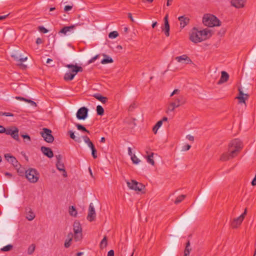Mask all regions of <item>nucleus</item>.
<instances>
[{
  "mask_svg": "<svg viewBox=\"0 0 256 256\" xmlns=\"http://www.w3.org/2000/svg\"><path fill=\"white\" fill-rule=\"evenodd\" d=\"M164 28L162 30L164 31V34L166 36H170V25L168 21V14H166L164 18Z\"/></svg>",
  "mask_w": 256,
  "mask_h": 256,
  "instance_id": "17",
  "label": "nucleus"
},
{
  "mask_svg": "<svg viewBox=\"0 0 256 256\" xmlns=\"http://www.w3.org/2000/svg\"><path fill=\"white\" fill-rule=\"evenodd\" d=\"M74 76H74L73 74H71L70 72H68L65 74L64 79L66 81L72 80L74 79Z\"/></svg>",
  "mask_w": 256,
  "mask_h": 256,
  "instance_id": "27",
  "label": "nucleus"
},
{
  "mask_svg": "<svg viewBox=\"0 0 256 256\" xmlns=\"http://www.w3.org/2000/svg\"><path fill=\"white\" fill-rule=\"evenodd\" d=\"M180 22V26L181 28H184L190 22V19L188 18L185 16H180L178 18Z\"/></svg>",
  "mask_w": 256,
  "mask_h": 256,
  "instance_id": "20",
  "label": "nucleus"
},
{
  "mask_svg": "<svg viewBox=\"0 0 256 256\" xmlns=\"http://www.w3.org/2000/svg\"><path fill=\"white\" fill-rule=\"evenodd\" d=\"M6 128L0 125V133H4L6 131Z\"/></svg>",
  "mask_w": 256,
  "mask_h": 256,
  "instance_id": "61",
  "label": "nucleus"
},
{
  "mask_svg": "<svg viewBox=\"0 0 256 256\" xmlns=\"http://www.w3.org/2000/svg\"><path fill=\"white\" fill-rule=\"evenodd\" d=\"M235 156H232L231 155V152H229L228 150V152L224 153L221 156L220 160L222 161H226L230 159L234 158Z\"/></svg>",
  "mask_w": 256,
  "mask_h": 256,
  "instance_id": "23",
  "label": "nucleus"
},
{
  "mask_svg": "<svg viewBox=\"0 0 256 256\" xmlns=\"http://www.w3.org/2000/svg\"><path fill=\"white\" fill-rule=\"evenodd\" d=\"M74 239L78 241L82 238V228L79 222H74Z\"/></svg>",
  "mask_w": 256,
  "mask_h": 256,
  "instance_id": "7",
  "label": "nucleus"
},
{
  "mask_svg": "<svg viewBox=\"0 0 256 256\" xmlns=\"http://www.w3.org/2000/svg\"><path fill=\"white\" fill-rule=\"evenodd\" d=\"M34 250H35V246H34V244H32L28 247V253L29 254H31L34 252Z\"/></svg>",
  "mask_w": 256,
  "mask_h": 256,
  "instance_id": "39",
  "label": "nucleus"
},
{
  "mask_svg": "<svg viewBox=\"0 0 256 256\" xmlns=\"http://www.w3.org/2000/svg\"><path fill=\"white\" fill-rule=\"evenodd\" d=\"M42 130L43 131L41 132V134L44 140L48 143L52 142L54 138L52 134V130L47 128H44Z\"/></svg>",
  "mask_w": 256,
  "mask_h": 256,
  "instance_id": "8",
  "label": "nucleus"
},
{
  "mask_svg": "<svg viewBox=\"0 0 256 256\" xmlns=\"http://www.w3.org/2000/svg\"><path fill=\"white\" fill-rule=\"evenodd\" d=\"M72 6L67 5L64 6V10L65 12H68L72 9Z\"/></svg>",
  "mask_w": 256,
  "mask_h": 256,
  "instance_id": "51",
  "label": "nucleus"
},
{
  "mask_svg": "<svg viewBox=\"0 0 256 256\" xmlns=\"http://www.w3.org/2000/svg\"><path fill=\"white\" fill-rule=\"evenodd\" d=\"M180 90L178 89H175L170 94V96H172L174 94H179Z\"/></svg>",
  "mask_w": 256,
  "mask_h": 256,
  "instance_id": "48",
  "label": "nucleus"
},
{
  "mask_svg": "<svg viewBox=\"0 0 256 256\" xmlns=\"http://www.w3.org/2000/svg\"><path fill=\"white\" fill-rule=\"evenodd\" d=\"M162 121H158L156 124V126H158V128H160L162 125Z\"/></svg>",
  "mask_w": 256,
  "mask_h": 256,
  "instance_id": "64",
  "label": "nucleus"
},
{
  "mask_svg": "<svg viewBox=\"0 0 256 256\" xmlns=\"http://www.w3.org/2000/svg\"><path fill=\"white\" fill-rule=\"evenodd\" d=\"M98 56H99V55L97 54L96 56H94V57L92 58L88 61V64H91V63L94 62L98 58Z\"/></svg>",
  "mask_w": 256,
  "mask_h": 256,
  "instance_id": "46",
  "label": "nucleus"
},
{
  "mask_svg": "<svg viewBox=\"0 0 256 256\" xmlns=\"http://www.w3.org/2000/svg\"><path fill=\"white\" fill-rule=\"evenodd\" d=\"M26 176L30 182L35 183L38 180L39 174L36 169L30 168L26 170Z\"/></svg>",
  "mask_w": 256,
  "mask_h": 256,
  "instance_id": "5",
  "label": "nucleus"
},
{
  "mask_svg": "<svg viewBox=\"0 0 256 256\" xmlns=\"http://www.w3.org/2000/svg\"><path fill=\"white\" fill-rule=\"evenodd\" d=\"M69 214L70 216H76L77 215V212L76 208L74 206H70L69 208Z\"/></svg>",
  "mask_w": 256,
  "mask_h": 256,
  "instance_id": "31",
  "label": "nucleus"
},
{
  "mask_svg": "<svg viewBox=\"0 0 256 256\" xmlns=\"http://www.w3.org/2000/svg\"><path fill=\"white\" fill-rule=\"evenodd\" d=\"M131 159L133 163L135 164H138L140 162V160L134 154L132 156Z\"/></svg>",
  "mask_w": 256,
  "mask_h": 256,
  "instance_id": "42",
  "label": "nucleus"
},
{
  "mask_svg": "<svg viewBox=\"0 0 256 256\" xmlns=\"http://www.w3.org/2000/svg\"><path fill=\"white\" fill-rule=\"evenodd\" d=\"M35 218V214L32 212V210H30L28 213L26 214V218L28 220H32Z\"/></svg>",
  "mask_w": 256,
  "mask_h": 256,
  "instance_id": "33",
  "label": "nucleus"
},
{
  "mask_svg": "<svg viewBox=\"0 0 256 256\" xmlns=\"http://www.w3.org/2000/svg\"><path fill=\"white\" fill-rule=\"evenodd\" d=\"M93 96L98 100L101 102L102 104H106L107 102L108 98L105 96H103L100 94L97 93L93 95Z\"/></svg>",
  "mask_w": 256,
  "mask_h": 256,
  "instance_id": "24",
  "label": "nucleus"
},
{
  "mask_svg": "<svg viewBox=\"0 0 256 256\" xmlns=\"http://www.w3.org/2000/svg\"><path fill=\"white\" fill-rule=\"evenodd\" d=\"M97 114L98 116H102L104 114V108L100 105H98L96 106V108Z\"/></svg>",
  "mask_w": 256,
  "mask_h": 256,
  "instance_id": "32",
  "label": "nucleus"
},
{
  "mask_svg": "<svg viewBox=\"0 0 256 256\" xmlns=\"http://www.w3.org/2000/svg\"><path fill=\"white\" fill-rule=\"evenodd\" d=\"M190 246V242L188 241L186 244V246L184 251V256H189L191 248H189Z\"/></svg>",
  "mask_w": 256,
  "mask_h": 256,
  "instance_id": "28",
  "label": "nucleus"
},
{
  "mask_svg": "<svg viewBox=\"0 0 256 256\" xmlns=\"http://www.w3.org/2000/svg\"><path fill=\"white\" fill-rule=\"evenodd\" d=\"M242 148V143L238 138L232 140L228 144V151L232 156H236Z\"/></svg>",
  "mask_w": 256,
  "mask_h": 256,
  "instance_id": "3",
  "label": "nucleus"
},
{
  "mask_svg": "<svg viewBox=\"0 0 256 256\" xmlns=\"http://www.w3.org/2000/svg\"><path fill=\"white\" fill-rule=\"evenodd\" d=\"M159 128L158 126H156L155 124V126H154L152 128L153 132L156 134L157 132V131Z\"/></svg>",
  "mask_w": 256,
  "mask_h": 256,
  "instance_id": "59",
  "label": "nucleus"
},
{
  "mask_svg": "<svg viewBox=\"0 0 256 256\" xmlns=\"http://www.w3.org/2000/svg\"><path fill=\"white\" fill-rule=\"evenodd\" d=\"M186 195L182 194L176 198L174 201L175 204H178L182 202L186 198Z\"/></svg>",
  "mask_w": 256,
  "mask_h": 256,
  "instance_id": "36",
  "label": "nucleus"
},
{
  "mask_svg": "<svg viewBox=\"0 0 256 256\" xmlns=\"http://www.w3.org/2000/svg\"><path fill=\"white\" fill-rule=\"evenodd\" d=\"M238 96H245V94H244L242 90V89L240 88H238Z\"/></svg>",
  "mask_w": 256,
  "mask_h": 256,
  "instance_id": "53",
  "label": "nucleus"
},
{
  "mask_svg": "<svg viewBox=\"0 0 256 256\" xmlns=\"http://www.w3.org/2000/svg\"><path fill=\"white\" fill-rule=\"evenodd\" d=\"M5 133L8 135H10L15 140L19 141L18 130L17 128L14 127L12 128L6 129Z\"/></svg>",
  "mask_w": 256,
  "mask_h": 256,
  "instance_id": "11",
  "label": "nucleus"
},
{
  "mask_svg": "<svg viewBox=\"0 0 256 256\" xmlns=\"http://www.w3.org/2000/svg\"><path fill=\"white\" fill-rule=\"evenodd\" d=\"M248 98V94H245V96H236V98L239 100L240 103H245L246 100Z\"/></svg>",
  "mask_w": 256,
  "mask_h": 256,
  "instance_id": "35",
  "label": "nucleus"
},
{
  "mask_svg": "<svg viewBox=\"0 0 256 256\" xmlns=\"http://www.w3.org/2000/svg\"><path fill=\"white\" fill-rule=\"evenodd\" d=\"M5 158L10 162L13 166L17 167L18 164V162L15 157L11 156L10 154H6L4 155Z\"/></svg>",
  "mask_w": 256,
  "mask_h": 256,
  "instance_id": "15",
  "label": "nucleus"
},
{
  "mask_svg": "<svg viewBox=\"0 0 256 256\" xmlns=\"http://www.w3.org/2000/svg\"><path fill=\"white\" fill-rule=\"evenodd\" d=\"M154 154L153 152H151L146 156L147 162L152 166L154 165V161L153 160Z\"/></svg>",
  "mask_w": 256,
  "mask_h": 256,
  "instance_id": "29",
  "label": "nucleus"
},
{
  "mask_svg": "<svg viewBox=\"0 0 256 256\" xmlns=\"http://www.w3.org/2000/svg\"><path fill=\"white\" fill-rule=\"evenodd\" d=\"M135 108V104H130L128 108V111H132Z\"/></svg>",
  "mask_w": 256,
  "mask_h": 256,
  "instance_id": "58",
  "label": "nucleus"
},
{
  "mask_svg": "<svg viewBox=\"0 0 256 256\" xmlns=\"http://www.w3.org/2000/svg\"><path fill=\"white\" fill-rule=\"evenodd\" d=\"M40 150L42 154L48 158H52L54 156L53 152L50 148L42 146L41 147Z\"/></svg>",
  "mask_w": 256,
  "mask_h": 256,
  "instance_id": "16",
  "label": "nucleus"
},
{
  "mask_svg": "<svg viewBox=\"0 0 256 256\" xmlns=\"http://www.w3.org/2000/svg\"><path fill=\"white\" fill-rule=\"evenodd\" d=\"M246 0H232L231 4L236 8H242L244 6Z\"/></svg>",
  "mask_w": 256,
  "mask_h": 256,
  "instance_id": "19",
  "label": "nucleus"
},
{
  "mask_svg": "<svg viewBox=\"0 0 256 256\" xmlns=\"http://www.w3.org/2000/svg\"><path fill=\"white\" fill-rule=\"evenodd\" d=\"M74 28V25H72L70 26H65L58 33H62L64 34H66L67 32L70 31L72 30H73Z\"/></svg>",
  "mask_w": 256,
  "mask_h": 256,
  "instance_id": "25",
  "label": "nucleus"
},
{
  "mask_svg": "<svg viewBox=\"0 0 256 256\" xmlns=\"http://www.w3.org/2000/svg\"><path fill=\"white\" fill-rule=\"evenodd\" d=\"M11 56L16 62L17 65L20 66L24 67V68L26 67V65L22 64V63L26 60L27 57L22 58L21 56L18 54H12Z\"/></svg>",
  "mask_w": 256,
  "mask_h": 256,
  "instance_id": "14",
  "label": "nucleus"
},
{
  "mask_svg": "<svg viewBox=\"0 0 256 256\" xmlns=\"http://www.w3.org/2000/svg\"><path fill=\"white\" fill-rule=\"evenodd\" d=\"M107 256H114V252L112 250H110L108 253Z\"/></svg>",
  "mask_w": 256,
  "mask_h": 256,
  "instance_id": "55",
  "label": "nucleus"
},
{
  "mask_svg": "<svg viewBox=\"0 0 256 256\" xmlns=\"http://www.w3.org/2000/svg\"><path fill=\"white\" fill-rule=\"evenodd\" d=\"M66 67L70 69V73L73 74L75 76L78 72H82L83 68L82 66H78L76 64H68L66 65Z\"/></svg>",
  "mask_w": 256,
  "mask_h": 256,
  "instance_id": "13",
  "label": "nucleus"
},
{
  "mask_svg": "<svg viewBox=\"0 0 256 256\" xmlns=\"http://www.w3.org/2000/svg\"><path fill=\"white\" fill-rule=\"evenodd\" d=\"M203 24L208 27L219 26L220 24V20L214 15L205 14L202 19Z\"/></svg>",
  "mask_w": 256,
  "mask_h": 256,
  "instance_id": "4",
  "label": "nucleus"
},
{
  "mask_svg": "<svg viewBox=\"0 0 256 256\" xmlns=\"http://www.w3.org/2000/svg\"><path fill=\"white\" fill-rule=\"evenodd\" d=\"M75 125L76 126L78 130L86 132L88 134H90V132L88 130H86V128L84 126L80 124H76Z\"/></svg>",
  "mask_w": 256,
  "mask_h": 256,
  "instance_id": "30",
  "label": "nucleus"
},
{
  "mask_svg": "<svg viewBox=\"0 0 256 256\" xmlns=\"http://www.w3.org/2000/svg\"><path fill=\"white\" fill-rule=\"evenodd\" d=\"M126 184L128 186L131 190H134L136 192H141L145 188V186L142 184L136 181V180H132L130 182L127 181Z\"/></svg>",
  "mask_w": 256,
  "mask_h": 256,
  "instance_id": "6",
  "label": "nucleus"
},
{
  "mask_svg": "<svg viewBox=\"0 0 256 256\" xmlns=\"http://www.w3.org/2000/svg\"><path fill=\"white\" fill-rule=\"evenodd\" d=\"M38 30L42 33L46 34L48 32V30L44 26H40L38 27Z\"/></svg>",
  "mask_w": 256,
  "mask_h": 256,
  "instance_id": "44",
  "label": "nucleus"
},
{
  "mask_svg": "<svg viewBox=\"0 0 256 256\" xmlns=\"http://www.w3.org/2000/svg\"><path fill=\"white\" fill-rule=\"evenodd\" d=\"M27 102L28 103H30L31 104L32 106H36V102H34V101L33 100H29V99H27L26 100V102Z\"/></svg>",
  "mask_w": 256,
  "mask_h": 256,
  "instance_id": "50",
  "label": "nucleus"
},
{
  "mask_svg": "<svg viewBox=\"0 0 256 256\" xmlns=\"http://www.w3.org/2000/svg\"><path fill=\"white\" fill-rule=\"evenodd\" d=\"M212 34L211 30L208 28L198 30L196 28H194L190 33V40L194 43L200 42L209 38Z\"/></svg>",
  "mask_w": 256,
  "mask_h": 256,
  "instance_id": "1",
  "label": "nucleus"
},
{
  "mask_svg": "<svg viewBox=\"0 0 256 256\" xmlns=\"http://www.w3.org/2000/svg\"><path fill=\"white\" fill-rule=\"evenodd\" d=\"M172 100H173L170 102L168 106L167 113L173 112L176 108L186 103V98L184 96L180 94L174 97Z\"/></svg>",
  "mask_w": 256,
  "mask_h": 256,
  "instance_id": "2",
  "label": "nucleus"
},
{
  "mask_svg": "<svg viewBox=\"0 0 256 256\" xmlns=\"http://www.w3.org/2000/svg\"><path fill=\"white\" fill-rule=\"evenodd\" d=\"M107 246V238L106 236H104L103 239L102 240L100 243V247L101 248H106Z\"/></svg>",
  "mask_w": 256,
  "mask_h": 256,
  "instance_id": "37",
  "label": "nucleus"
},
{
  "mask_svg": "<svg viewBox=\"0 0 256 256\" xmlns=\"http://www.w3.org/2000/svg\"><path fill=\"white\" fill-rule=\"evenodd\" d=\"M56 166L58 170L60 171H62L64 172L63 176L64 177L67 176V173L65 170V166L64 163L62 162H56Z\"/></svg>",
  "mask_w": 256,
  "mask_h": 256,
  "instance_id": "22",
  "label": "nucleus"
},
{
  "mask_svg": "<svg viewBox=\"0 0 256 256\" xmlns=\"http://www.w3.org/2000/svg\"><path fill=\"white\" fill-rule=\"evenodd\" d=\"M96 212L93 204L90 203L88 207L87 220L90 222L94 221L96 218Z\"/></svg>",
  "mask_w": 256,
  "mask_h": 256,
  "instance_id": "12",
  "label": "nucleus"
},
{
  "mask_svg": "<svg viewBox=\"0 0 256 256\" xmlns=\"http://www.w3.org/2000/svg\"><path fill=\"white\" fill-rule=\"evenodd\" d=\"M229 75L225 71H222L221 72V76L218 82V84H222L225 82H226L228 80Z\"/></svg>",
  "mask_w": 256,
  "mask_h": 256,
  "instance_id": "21",
  "label": "nucleus"
},
{
  "mask_svg": "<svg viewBox=\"0 0 256 256\" xmlns=\"http://www.w3.org/2000/svg\"><path fill=\"white\" fill-rule=\"evenodd\" d=\"M72 237H73V234H72V232H70L68 234V240H72Z\"/></svg>",
  "mask_w": 256,
  "mask_h": 256,
  "instance_id": "63",
  "label": "nucleus"
},
{
  "mask_svg": "<svg viewBox=\"0 0 256 256\" xmlns=\"http://www.w3.org/2000/svg\"><path fill=\"white\" fill-rule=\"evenodd\" d=\"M159 128L158 126H156L155 124V126H154L152 128L153 132L156 134L157 132V131Z\"/></svg>",
  "mask_w": 256,
  "mask_h": 256,
  "instance_id": "60",
  "label": "nucleus"
},
{
  "mask_svg": "<svg viewBox=\"0 0 256 256\" xmlns=\"http://www.w3.org/2000/svg\"><path fill=\"white\" fill-rule=\"evenodd\" d=\"M71 240H66L65 242H64V246L66 248H68L71 245Z\"/></svg>",
  "mask_w": 256,
  "mask_h": 256,
  "instance_id": "45",
  "label": "nucleus"
},
{
  "mask_svg": "<svg viewBox=\"0 0 256 256\" xmlns=\"http://www.w3.org/2000/svg\"><path fill=\"white\" fill-rule=\"evenodd\" d=\"M88 108L84 106L79 108L76 114L77 118L80 120H85L88 117Z\"/></svg>",
  "mask_w": 256,
  "mask_h": 256,
  "instance_id": "10",
  "label": "nucleus"
},
{
  "mask_svg": "<svg viewBox=\"0 0 256 256\" xmlns=\"http://www.w3.org/2000/svg\"><path fill=\"white\" fill-rule=\"evenodd\" d=\"M12 244H8L4 248H2L1 250L4 252H8L12 250Z\"/></svg>",
  "mask_w": 256,
  "mask_h": 256,
  "instance_id": "41",
  "label": "nucleus"
},
{
  "mask_svg": "<svg viewBox=\"0 0 256 256\" xmlns=\"http://www.w3.org/2000/svg\"><path fill=\"white\" fill-rule=\"evenodd\" d=\"M104 58L101 61V63L102 64H104L108 63L113 62L114 60L112 58L106 56V54H104Z\"/></svg>",
  "mask_w": 256,
  "mask_h": 256,
  "instance_id": "26",
  "label": "nucleus"
},
{
  "mask_svg": "<svg viewBox=\"0 0 256 256\" xmlns=\"http://www.w3.org/2000/svg\"><path fill=\"white\" fill-rule=\"evenodd\" d=\"M42 42V40L40 38H36V43L38 44H40Z\"/></svg>",
  "mask_w": 256,
  "mask_h": 256,
  "instance_id": "62",
  "label": "nucleus"
},
{
  "mask_svg": "<svg viewBox=\"0 0 256 256\" xmlns=\"http://www.w3.org/2000/svg\"><path fill=\"white\" fill-rule=\"evenodd\" d=\"M68 134H70V138L72 139V140H75V141H76V142H79V139H80V138H78V140H77V139L76 138V136L74 135V132L72 131V130H70V131H68Z\"/></svg>",
  "mask_w": 256,
  "mask_h": 256,
  "instance_id": "40",
  "label": "nucleus"
},
{
  "mask_svg": "<svg viewBox=\"0 0 256 256\" xmlns=\"http://www.w3.org/2000/svg\"><path fill=\"white\" fill-rule=\"evenodd\" d=\"M56 162H62V156L60 154L56 156Z\"/></svg>",
  "mask_w": 256,
  "mask_h": 256,
  "instance_id": "57",
  "label": "nucleus"
},
{
  "mask_svg": "<svg viewBox=\"0 0 256 256\" xmlns=\"http://www.w3.org/2000/svg\"><path fill=\"white\" fill-rule=\"evenodd\" d=\"M82 138L84 142L88 144V147H90L92 146L94 144L88 136H82Z\"/></svg>",
  "mask_w": 256,
  "mask_h": 256,
  "instance_id": "34",
  "label": "nucleus"
},
{
  "mask_svg": "<svg viewBox=\"0 0 256 256\" xmlns=\"http://www.w3.org/2000/svg\"><path fill=\"white\" fill-rule=\"evenodd\" d=\"M190 147H191L190 145L188 144H186L182 147V150H184V151L188 150L190 149Z\"/></svg>",
  "mask_w": 256,
  "mask_h": 256,
  "instance_id": "47",
  "label": "nucleus"
},
{
  "mask_svg": "<svg viewBox=\"0 0 256 256\" xmlns=\"http://www.w3.org/2000/svg\"><path fill=\"white\" fill-rule=\"evenodd\" d=\"M176 60L178 62H181L184 60L186 64H191L192 62L191 59L186 54H183L180 56H176Z\"/></svg>",
  "mask_w": 256,
  "mask_h": 256,
  "instance_id": "18",
  "label": "nucleus"
},
{
  "mask_svg": "<svg viewBox=\"0 0 256 256\" xmlns=\"http://www.w3.org/2000/svg\"><path fill=\"white\" fill-rule=\"evenodd\" d=\"M247 213L246 208L244 210V212L238 217L236 218H234L232 223L231 226L233 228H238L242 223L244 220V217Z\"/></svg>",
  "mask_w": 256,
  "mask_h": 256,
  "instance_id": "9",
  "label": "nucleus"
},
{
  "mask_svg": "<svg viewBox=\"0 0 256 256\" xmlns=\"http://www.w3.org/2000/svg\"><path fill=\"white\" fill-rule=\"evenodd\" d=\"M22 136L24 139H27V140L29 142L31 140L30 136L28 134H22Z\"/></svg>",
  "mask_w": 256,
  "mask_h": 256,
  "instance_id": "52",
  "label": "nucleus"
},
{
  "mask_svg": "<svg viewBox=\"0 0 256 256\" xmlns=\"http://www.w3.org/2000/svg\"><path fill=\"white\" fill-rule=\"evenodd\" d=\"M0 116H13L14 114L10 112H0Z\"/></svg>",
  "mask_w": 256,
  "mask_h": 256,
  "instance_id": "43",
  "label": "nucleus"
},
{
  "mask_svg": "<svg viewBox=\"0 0 256 256\" xmlns=\"http://www.w3.org/2000/svg\"><path fill=\"white\" fill-rule=\"evenodd\" d=\"M16 99L18 100H22V101H24V102H26V100H27V98H26L24 97H22V96H16Z\"/></svg>",
  "mask_w": 256,
  "mask_h": 256,
  "instance_id": "54",
  "label": "nucleus"
},
{
  "mask_svg": "<svg viewBox=\"0 0 256 256\" xmlns=\"http://www.w3.org/2000/svg\"><path fill=\"white\" fill-rule=\"evenodd\" d=\"M118 36V34L116 31H113L110 32L108 34V37L110 38H116Z\"/></svg>",
  "mask_w": 256,
  "mask_h": 256,
  "instance_id": "38",
  "label": "nucleus"
},
{
  "mask_svg": "<svg viewBox=\"0 0 256 256\" xmlns=\"http://www.w3.org/2000/svg\"><path fill=\"white\" fill-rule=\"evenodd\" d=\"M96 152H97V151L96 148L92 150V155L94 158H96L98 156Z\"/></svg>",
  "mask_w": 256,
  "mask_h": 256,
  "instance_id": "49",
  "label": "nucleus"
},
{
  "mask_svg": "<svg viewBox=\"0 0 256 256\" xmlns=\"http://www.w3.org/2000/svg\"><path fill=\"white\" fill-rule=\"evenodd\" d=\"M186 138L190 141L193 142L194 140V137L191 135H188L186 136Z\"/></svg>",
  "mask_w": 256,
  "mask_h": 256,
  "instance_id": "56",
  "label": "nucleus"
}]
</instances>
